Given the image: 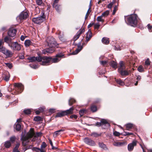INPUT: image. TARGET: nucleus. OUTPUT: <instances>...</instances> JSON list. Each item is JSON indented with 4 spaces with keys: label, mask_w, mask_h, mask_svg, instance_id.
<instances>
[{
    "label": "nucleus",
    "mask_w": 152,
    "mask_h": 152,
    "mask_svg": "<svg viewBox=\"0 0 152 152\" xmlns=\"http://www.w3.org/2000/svg\"><path fill=\"white\" fill-rule=\"evenodd\" d=\"M102 125H105L107 127H109L110 124L107 122L106 120L104 119H102L101 120Z\"/></svg>",
    "instance_id": "21"
},
{
    "label": "nucleus",
    "mask_w": 152,
    "mask_h": 152,
    "mask_svg": "<svg viewBox=\"0 0 152 152\" xmlns=\"http://www.w3.org/2000/svg\"><path fill=\"white\" fill-rule=\"evenodd\" d=\"M113 144L116 146H122L124 144V143L121 142H115L113 143Z\"/></svg>",
    "instance_id": "27"
},
{
    "label": "nucleus",
    "mask_w": 152,
    "mask_h": 152,
    "mask_svg": "<svg viewBox=\"0 0 152 152\" xmlns=\"http://www.w3.org/2000/svg\"><path fill=\"white\" fill-rule=\"evenodd\" d=\"M60 5L57 4L55 5V7H55L56 10L57 12H59L60 10Z\"/></svg>",
    "instance_id": "39"
},
{
    "label": "nucleus",
    "mask_w": 152,
    "mask_h": 152,
    "mask_svg": "<svg viewBox=\"0 0 152 152\" xmlns=\"http://www.w3.org/2000/svg\"><path fill=\"white\" fill-rule=\"evenodd\" d=\"M113 134L116 136H118L120 135V134L119 132L115 131L113 133Z\"/></svg>",
    "instance_id": "51"
},
{
    "label": "nucleus",
    "mask_w": 152,
    "mask_h": 152,
    "mask_svg": "<svg viewBox=\"0 0 152 152\" xmlns=\"http://www.w3.org/2000/svg\"><path fill=\"white\" fill-rule=\"evenodd\" d=\"M92 36V34L90 31H88L87 33L86 37V40L87 41H89Z\"/></svg>",
    "instance_id": "18"
},
{
    "label": "nucleus",
    "mask_w": 152,
    "mask_h": 152,
    "mask_svg": "<svg viewBox=\"0 0 152 152\" xmlns=\"http://www.w3.org/2000/svg\"><path fill=\"white\" fill-rule=\"evenodd\" d=\"M99 146L102 148H103L104 149H105L106 148V145L105 144H104V143L102 142H99Z\"/></svg>",
    "instance_id": "35"
},
{
    "label": "nucleus",
    "mask_w": 152,
    "mask_h": 152,
    "mask_svg": "<svg viewBox=\"0 0 152 152\" xmlns=\"http://www.w3.org/2000/svg\"><path fill=\"white\" fill-rule=\"evenodd\" d=\"M99 134L96 133H93L91 134V136L94 137H97L99 136Z\"/></svg>",
    "instance_id": "46"
},
{
    "label": "nucleus",
    "mask_w": 152,
    "mask_h": 152,
    "mask_svg": "<svg viewBox=\"0 0 152 152\" xmlns=\"http://www.w3.org/2000/svg\"><path fill=\"white\" fill-rule=\"evenodd\" d=\"M102 42L105 44H108L109 42V39L105 37H104L102 38Z\"/></svg>",
    "instance_id": "26"
},
{
    "label": "nucleus",
    "mask_w": 152,
    "mask_h": 152,
    "mask_svg": "<svg viewBox=\"0 0 152 152\" xmlns=\"http://www.w3.org/2000/svg\"><path fill=\"white\" fill-rule=\"evenodd\" d=\"M34 121H42V118L39 116H35L34 118Z\"/></svg>",
    "instance_id": "33"
},
{
    "label": "nucleus",
    "mask_w": 152,
    "mask_h": 152,
    "mask_svg": "<svg viewBox=\"0 0 152 152\" xmlns=\"http://www.w3.org/2000/svg\"><path fill=\"white\" fill-rule=\"evenodd\" d=\"M31 42L30 40H26L24 43L25 46L26 47L29 46L31 44Z\"/></svg>",
    "instance_id": "34"
},
{
    "label": "nucleus",
    "mask_w": 152,
    "mask_h": 152,
    "mask_svg": "<svg viewBox=\"0 0 152 152\" xmlns=\"http://www.w3.org/2000/svg\"><path fill=\"white\" fill-rule=\"evenodd\" d=\"M33 151H35L36 152H45V150L43 149H40L39 148L34 147L32 148Z\"/></svg>",
    "instance_id": "22"
},
{
    "label": "nucleus",
    "mask_w": 152,
    "mask_h": 152,
    "mask_svg": "<svg viewBox=\"0 0 152 152\" xmlns=\"http://www.w3.org/2000/svg\"><path fill=\"white\" fill-rule=\"evenodd\" d=\"M42 133L41 132H37L36 133L35 137H39L41 135Z\"/></svg>",
    "instance_id": "60"
},
{
    "label": "nucleus",
    "mask_w": 152,
    "mask_h": 152,
    "mask_svg": "<svg viewBox=\"0 0 152 152\" xmlns=\"http://www.w3.org/2000/svg\"><path fill=\"white\" fill-rule=\"evenodd\" d=\"M126 130H129L132 128L133 126V125L132 124L129 123L126 124Z\"/></svg>",
    "instance_id": "31"
},
{
    "label": "nucleus",
    "mask_w": 152,
    "mask_h": 152,
    "mask_svg": "<svg viewBox=\"0 0 152 152\" xmlns=\"http://www.w3.org/2000/svg\"><path fill=\"white\" fill-rule=\"evenodd\" d=\"M55 48L50 47L47 48H46L44 50L43 53L44 54H46L47 53H50L53 52L55 50Z\"/></svg>",
    "instance_id": "15"
},
{
    "label": "nucleus",
    "mask_w": 152,
    "mask_h": 152,
    "mask_svg": "<svg viewBox=\"0 0 152 152\" xmlns=\"http://www.w3.org/2000/svg\"><path fill=\"white\" fill-rule=\"evenodd\" d=\"M91 110L93 112H96V107L95 106L92 105L91 107Z\"/></svg>",
    "instance_id": "43"
},
{
    "label": "nucleus",
    "mask_w": 152,
    "mask_h": 152,
    "mask_svg": "<svg viewBox=\"0 0 152 152\" xmlns=\"http://www.w3.org/2000/svg\"><path fill=\"white\" fill-rule=\"evenodd\" d=\"M31 110L29 109H27L24 110V113L26 114H30L31 113Z\"/></svg>",
    "instance_id": "41"
},
{
    "label": "nucleus",
    "mask_w": 152,
    "mask_h": 152,
    "mask_svg": "<svg viewBox=\"0 0 152 152\" xmlns=\"http://www.w3.org/2000/svg\"><path fill=\"white\" fill-rule=\"evenodd\" d=\"M4 43V42L3 41V40L2 39H0V47H1V45H3Z\"/></svg>",
    "instance_id": "57"
},
{
    "label": "nucleus",
    "mask_w": 152,
    "mask_h": 152,
    "mask_svg": "<svg viewBox=\"0 0 152 152\" xmlns=\"http://www.w3.org/2000/svg\"><path fill=\"white\" fill-rule=\"evenodd\" d=\"M86 113V111L85 109L80 110L79 112V114L81 116H83L84 114Z\"/></svg>",
    "instance_id": "32"
},
{
    "label": "nucleus",
    "mask_w": 152,
    "mask_h": 152,
    "mask_svg": "<svg viewBox=\"0 0 152 152\" xmlns=\"http://www.w3.org/2000/svg\"><path fill=\"white\" fill-rule=\"evenodd\" d=\"M29 60V62H33L37 61L38 62H42V64L43 65H46L48 63L50 60V58L46 56L42 57L39 56L38 57L34 56L29 57L28 58Z\"/></svg>",
    "instance_id": "1"
},
{
    "label": "nucleus",
    "mask_w": 152,
    "mask_h": 152,
    "mask_svg": "<svg viewBox=\"0 0 152 152\" xmlns=\"http://www.w3.org/2000/svg\"><path fill=\"white\" fill-rule=\"evenodd\" d=\"M83 47L82 46L78 45V46L77 48L73 53H72V54L75 55L78 53L82 49Z\"/></svg>",
    "instance_id": "19"
},
{
    "label": "nucleus",
    "mask_w": 152,
    "mask_h": 152,
    "mask_svg": "<svg viewBox=\"0 0 152 152\" xmlns=\"http://www.w3.org/2000/svg\"><path fill=\"white\" fill-rule=\"evenodd\" d=\"M21 127V126L20 124H16L15 128L18 131H19Z\"/></svg>",
    "instance_id": "37"
},
{
    "label": "nucleus",
    "mask_w": 152,
    "mask_h": 152,
    "mask_svg": "<svg viewBox=\"0 0 152 152\" xmlns=\"http://www.w3.org/2000/svg\"><path fill=\"white\" fill-rule=\"evenodd\" d=\"M137 142V141L134 140L132 143L128 145V149L129 151H131L133 150L134 147L136 145Z\"/></svg>",
    "instance_id": "13"
},
{
    "label": "nucleus",
    "mask_w": 152,
    "mask_h": 152,
    "mask_svg": "<svg viewBox=\"0 0 152 152\" xmlns=\"http://www.w3.org/2000/svg\"><path fill=\"white\" fill-rule=\"evenodd\" d=\"M34 135V133L32 129H30V132H29L26 136L23 137L21 138L23 145L25 146L29 142L28 139L32 138Z\"/></svg>",
    "instance_id": "3"
},
{
    "label": "nucleus",
    "mask_w": 152,
    "mask_h": 152,
    "mask_svg": "<svg viewBox=\"0 0 152 152\" xmlns=\"http://www.w3.org/2000/svg\"><path fill=\"white\" fill-rule=\"evenodd\" d=\"M65 115H66L65 112H64V111H63L61 112L57 113L56 117H61Z\"/></svg>",
    "instance_id": "24"
},
{
    "label": "nucleus",
    "mask_w": 152,
    "mask_h": 152,
    "mask_svg": "<svg viewBox=\"0 0 152 152\" xmlns=\"http://www.w3.org/2000/svg\"><path fill=\"white\" fill-rule=\"evenodd\" d=\"M83 141L86 144L94 146L96 145L95 142L93 140L89 138H85L84 139Z\"/></svg>",
    "instance_id": "12"
},
{
    "label": "nucleus",
    "mask_w": 152,
    "mask_h": 152,
    "mask_svg": "<svg viewBox=\"0 0 152 152\" xmlns=\"http://www.w3.org/2000/svg\"><path fill=\"white\" fill-rule=\"evenodd\" d=\"M0 52L3 53L7 58L10 57L12 56V53L11 51L7 49L3 46L0 47Z\"/></svg>",
    "instance_id": "7"
},
{
    "label": "nucleus",
    "mask_w": 152,
    "mask_h": 152,
    "mask_svg": "<svg viewBox=\"0 0 152 152\" xmlns=\"http://www.w3.org/2000/svg\"><path fill=\"white\" fill-rule=\"evenodd\" d=\"M109 11L108 10H107V11H105V12H103L102 14V15H101L103 17V16L105 17V16H107L109 15Z\"/></svg>",
    "instance_id": "38"
},
{
    "label": "nucleus",
    "mask_w": 152,
    "mask_h": 152,
    "mask_svg": "<svg viewBox=\"0 0 152 152\" xmlns=\"http://www.w3.org/2000/svg\"><path fill=\"white\" fill-rule=\"evenodd\" d=\"M59 0H55L54 1V3L53 4V7H55V5H56V4L57 3Z\"/></svg>",
    "instance_id": "59"
},
{
    "label": "nucleus",
    "mask_w": 152,
    "mask_h": 152,
    "mask_svg": "<svg viewBox=\"0 0 152 152\" xmlns=\"http://www.w3.org/2000/svg\"><path fill=\"white\" fill-rule=\"evenodd\" d=\"M16 30L14 29H10L8 32V35L11 37H14L16 35Z\"/></svg>",
    "instance_id": "16"
},
{
    "label": "nucleus",
    "mask_w": 152,
    "mask_h": 152,
    "mask_svg": "<svg viewBox=\"0 0 152 152\" xmlns=\"http://www.w3.org/2000/svg\"><path fill=\"white\" fill-rule=\"evenodd\" d=\"M47 146V145L44 142H43L41 145V146L40 148V149H43L45 148V147Z\"/></svg>",
    "instance_id": "45"
},
{
    "label": "nucleus",
    "mask_w": 152,
    "mask_h": 152,
    "mask_svg": "<svg viewBox=\"0 0 152 152\" xmlns=\"http://www.w3.org/2000/svg\"><path fill=\"white\" fill-rule=\"evenodd\" d=\"M91 8H90V7H89V8H88V9L87 12L86 14V15H89V14H90L91 11V10H90V9H91Z\"/></svg>",
    "instance_id": "61"
},
{
    "label": "nucleus",
    "mask_w": 152,
    "mask_h": 152,
    "mask_svg": "<svg viewBox=\"0 0 152 152\" xmlns=\"http://www.w3.org/2000/svg\"><path fill=\"white\" fill-rule=\"evenodd\" d=\"M30 66L31 68L34 69H36L38 68V66L36 65H30Z\"/></svg>",
    "instance_id": "53"
},
{
    "label": "nucleus",
    "mask_w": 152,
    "mask_h": 152,
    "mask_svg": "<svg viewBox=\"0 0 152 152\" xmlns=\"http://www.w3.org/2000/svg\"><path fill=\"white\" fill-rule=\"evenodd\" d=\"M117 10V7L116 6H115V7L114 8V9L113 11V14L114 15L115 12Z\"/></svg>",
    "instance_id": "58"
},
{
    "label": "nucleus",
    "mask_w": 152,
    "mask_h": 152,
    "mask_svg": "<svg viewBox=\"0 0 152 152\" xmlns=\"http://www.w3.org/2000/svg\"><path fill=\"white\" fill-rule=\"evenodd\" d=\"M137 16L136 14L132 15L125 18L129 24L132 26H136L137 23Z\"/></svg>",
    "instance_id": "2"
},
{
    "label": "nucleus",
    "mask_w": 152,
    "mask_h": 152,
    "mask_svg": "<svg viewBox=\"0 0 152 152\" xmlns=\"http://www.w3.org/2000/svg\"><path fill=\"white\" fill-rule=\"evenodd\" d=\"M36 1L37 4L39 5H41L42 3V0H36Z\"/></svg>",
    "instance_id": "47"
},
{
    "label": "nucleus",
    "mask_w": 152,
    "mask_h": 152,
    "mask_svg": "<svg viewBox=\"0 0 152 152\" xmlns=\"http://www.w3.org/2000/svg\"><path fill=\"white\" fill-rule=\"evenodd\" d=\"M110 64L114 69H116L117 67V63L114 61H111Z\"/></svg>",
    "instance_id": "20"
},
{
    "label": "nucleus",
    "mask_w": 152,
    "mask_h": 152,
    "mask_svg": "<svg viewBox=\"0 0 152 152\" xmlns=\"http://www.w3.org/2000/svg\"><path fill=\"white\" fill-rule=\"evenodd\" d=\"M20 145V144L19 143H17L16 145V146L14 148H15V149H18V148Z\"/></svg>",
    "instance_id": "62"
},
{
    "label": "nucleus",
    "mask_w": 152,
    "mask_h": 152,
    "mask_svg": "<svg viewBox=\"0 0 152 152\" xmlns=\"http://www.w3.org/2000/svg\"><path fill=\"white\" fill-rule=\"evenodd\" d=\"M94 25L95 29H98L99 28L100 26V24H99L98 23L95 24L94 23Z\"/></svg>",
    "instance_id": "48"
},
{
    "label": "nucleus",
    "mask_w": 152,
    "mask_h": 152,
    "mask_svg": "<svg viewBox=\"0 0 152 152\" xmlns=\"http://www.w3.org/2000/svg\"><path fill=\"white\" fill-rule=\"evenodd\" d=\"M46 42L48 46L50 47L55 48L56 46V42L53 37H48L47 39Z\"/></svg>",
    "instance_id": "5"
},
{
    "label": "nucleus",
    "mask_w": 152,
    "mask_h": 152,
    "mask_svg": "<svg viewBox=\"0 0 152 152\" xmlns=\"http://www.w3.org/2000/svg\"><path fill=\"white\" fill-rule=\"evenodd\" d=\"M11 144L10 142L9 141H7L4 142V146L7 148H9L11 145Z\"/></svg>",
    "instance_id": "28"
},
{
    "label": "nucleus",
    "mask_w": 152,
    "mask_h": 152,
    "mask_svg": "<svg viewBox=\"0 0 152 152\" xmlns=\"http://www.w3.org/2000/svg\"><path fill=\"white\" fill-rule=\"evenodd\" d=\"M15 90L16 91V94L20 93L23 89V86L20 83H15L14 84Z\"/></svg>",
    "instance_id": "8"
},
{
    "label": "nucleus",
    "mask_w": 152,
    "mask_h": 152,
    "mask_svg": "<svg viewBox=\"0 0 152 152\" xmlns=\"http://www.w3.org/2000/svg\"><path fill=\"white\" fill-rule=\"evenodd\" d=\"M103 16L101 15L100 16H99L97 17V21L99 22H104V20L102 19V17Z\"/></svg>",
    "instance_id": "40"
},
{
    "label": "nucleus",
    "mask_w": 152,
    "mask_h": 152,
    "mask_svg": "<svg viewBox=\"0 0 152 152\" xmlns=\"http://www.w3.org/2000/svg\"><path fill=\"white\" fill-rule=\"evenodd\" d=\"M124 132L125 133V134H124V135L125 136L133 134L132 133H129V132Z\"/></svg>",
    "instance_id": "54"
},
{
    "label": "nucleus",
    "mask_w": 152,
    "mask_h": 152,
    "mask_svg": "<svg viewBox=\"0 0 152 152\" xmlns=\"http://www.w3.org/2000/svg\"><path fill=\"white\" fill-rule=\"evenodd\" d=\"M13 152H20V151L18 149H15L14 148L13 149Z\"/></svg>",
    "instance_id": "64"
},
{
    "label": "nucleus",
    "mask_w": 152,
    "mask_h": 152,
    "mask_svg": "<svg viewBox=\"0 0 152 152\" xmlns=\"http://www.w3.org/2000/svg\"><path fill=\"white\" fill-rule=\"evenodd\" d=\"M119 67L118 69V72L122 76L128 75L130 72L129 71L125 70V66L123 61L119 63Z\"/></svg>",
    "instance_id": "4"
},
{
    "label": "nucleus",
    "mask_w": 152,
    "mask_h": 152,
    "mask_svg": "<svg viewBox=\"0 0 152 152\" xmlns=\"http://www.w3.org/2000/svg\"><path fill=\"white\" fill-rule=\"evenodd\" d=\"M147 27L150 32H151L152 31V30H151V29H152V26L150 24H148L147 25Z\"/></svg>",
    "instance_id": "49"
},
{
    "label": "nucleus",
    "mask_w": 152,
    "mask_h": 152,
    "mask_svg": "<svg viewBox=\"0 0 152 152\" xmlns=\"http://www.w3.org/2000/svg\"><path fill=\"white\" fill-rule=\"evenodd\" d=\"M10 75L9 73L7 72H6L4 73V79L6 81H8L10 77Z\"/></svg>",
    "instance_id": "17"
},
{
    "label": "nucleus",
    "mask_w": 152,
    "mask_h": 152,
    "mask_svg": "<svg viewBox=\"0 0 152 152\" xmlns=\"http://www.w3.org/2000/svg\"><path fill=\"white\" fill-rule=\"evenodd\" d=\"M102 125V124L101 122H97L96 123V125L98 126H100Z\"/></svg>",
    "instance_id": "63"
},
{
    "label": "nucleus",
    "mask_w": 152,
    "mask_h": 152,
    "mask_svg": "<svg viewBox=\"0 0 152 152\" xmlns=\"http://www.w3.org/2000/svg\"><path fill=\"white\" fill-rule=\"evenodd\" d=\"M64 56V55L61 53H60L57 54L56 55V57L54 58H50V60L49 62L46 65H48L49 64L51 60H52V61L53 63H56L59 61L61 59V58Z\"/></svg>",
    "instance_id": "10"
},
{
    "label": "nucleus",
    "mask_w": 152,
    "mask_h": 152,
    "mask_svg": "<svg viewBox=\"0 0 152 152\" xmlns=\"http://www.w3.org/2000/svg\"><path fill=\"white\" fill-rule=\"evenodd\" d=\"M45 20V17L42 15L32 19V21L35 23L39 24Z\"/></svg>",
    "instance_id": "11"
},
{
    "label": "nucleus",
    "mask_w": 152,
    "mask_h": 152,
    "mask_svg": "<svg viewBox=\"0 0 152 152\" xmlns=\"http://www.w3.org/2000/svg\"><path fill=\"white\" fill-rule=\"evenodd\" d=\"M77 117V115H73L70 116V118H74L75 119H76Z\"/></svg>",
    "instance_id": "56"
},
{
    "label": "nucleus",
    "mask_w": 152,
    "mask_h": 152,
    "mask_svg": "<svg viewBox=\"0 0 152 152\" xmlns=\"http://www.w3.org/2000/svg\"><path fill=\"white\" fill-rule=\"evenodd\" d=\"M5 64L6 66L8 67L9 68L11 69L12 67V64L10 63H5Z\"/></svg>",
    "instance_id": "50"
},
{
    "label": "nucleus",
    "mask_w": 152,
    "mask_h": 152,
    "mask_svg": "<svg viewBox=\"0 0 152 152\" xmlns=\"http://www.w3.org/2000/svg\"><path fill=\"white\" fill-rule=\"evenodd\" d=\"M14 51H19L21 48L20 45L17 42H13L9 46Z\"/></svg>",
    "instance_id": "9"
},
{
    "label": "nucleus",
    "mask_w": 152,
    "mask_h": 152,
    "mask_svg": "<svg viewBox=\"0 0 152 152\" xmlns=\"http://www.w3.org/2000/svg\"><path fill=\"white\" fill-rule=\"evenodd\" d=\"M137 70L139 72H142L143 71L144 69L142 66H140L138 68Z\"/></svg>",
    "instance_id": "42"
},
{
    "label": "nucleus",
    "mask_w": 152,
    "mask_h": 152,
    "mask_svg": "<svg viewBox=\"0 0 152 152\" xmlns=\"http://www.w3.org/2000/svg\"><path fill=\"white\" fill-rule=\"evenodd\" d=\"M145 64L147 65H149L150 64V61L149 59H147L145 61Z\"/></svg>",
    "instance_id": "52"
},
{
    "label": "nucleus",
    "mask_w": 152,
    "mask_h": 152,
    "mask_svg": "<svg viewBox=\"0 0 152 152\" xmlns=\"http://www.w3.org/2000/svg\"><path fill=\"white\" fill-rule=\"evenodd\" d=\"M15 136H12L10 137V140L11 142H13L15 141Z\"/></svg>",
    "instance_id": "44"
},
{
    "label": "nucleus",
    "mask_w": 152,
    "mask_h": 152,
    "mask_svg": "<svg viewBox=\"0 0 152 152\" xmlns=\"http://www.w3.org/2000/svg\"><path fill=\"white\" fill-rule=\"evenodd\" d=\"M115 81L117 83L121 86H123L124 84V83L120 79L115 80Z\"/></svg>",
    "instance_id": "30"
},
{
    "label": "nucleus",
    "mask_w": 152,
    "mask_h": 152,
    "mask_svg": "<svg viewBox=\"0 0 152 152\" xmlns=\"http://www.w3.org/2000/svg\"><path fill=\"white\" fill-rule=\"evenodd\" d=\"M64 131L63 129H61L57 131H56L54 132L53 134V137H56L57 136L60 134L61 132H63Z\"/></svg>",
    "instance_id": "25"
},
{
    "label": "nucleus",
    "mask_w": 152,
    "mask_h": 152,
    "mask_svg": "<svg viewBox=\"0 0 152 152\" xmlns=\"http://www.w3.org/2000/svg\"><path fill=\"white\" fill-rule=\"evenodd\" d=\"M75 100L72 99H71L69 101V104L70 106L72 105L74 103H75Z\"/></svg>",
    "instance_id": "36"
},
{
    "label": "nucleus",
    "mask_w": 152,
    "mask_h": 152,
    "mask_svg": "<svg viewBox=\"0 0 152 152\" xmlns=\"http://www.w3.org/2000/svg\"><path fill=\"white\" fill-rule=\"evenodd\" d=\"M28 15V13L26 12L23 11L16 18V19L18 22H20L26 19Z\"/></svg>",
    "instance_id": "6"
},
{
    "label": "nucleus",
    "mask_w": 152,
    "mask_h": 152,
    "mask_svg": "<svg viewBox=\"0 0 152 152\" xmlns=\"http://www.w3.org/2000/svg\"><path fill=\"white\" fill-rule=\"evenodd\" d=\"M74 108L73 107L70 108L69 109L64 111L65 112L66 115L67 114H72L73 113Z\"/></svg>",
    "instance_id": "23"
},
{
    "label": "nucleus",
    "mask_w": 152,
    "mask_h": 152,
    "mask_svg": "<svg viewBox=\"0 0 152 152\" xmlns=\"http://www.w3.org/2000/svg\"><path fill=\"white\" fill-rule=\"evenodd\" d=\"M9 36H6L4 39V42L7 43L9 46L13 42H12V39Z\"/></svg>",
    "instance_id": "14"
},
{
    "label": "nucleus",
    "mask_w": 152,
    "mask_h": 152,
    "mask_svg": "<svg viewBox=\"0 0 152 152\" xmlns=\"http://www.w3.org/2000/svg\"><path fill=\"white\" fill-rule=\"evenodd\" d=\"M100 63L101 64L104 65L107 64V61H100Z\"/></svg>",
    "instance_id": "55"
},
{
    "label": "nucleus",
    "mask_w": 152,
    "mask_h": 152,
    "mask_svg": "<svg viewBox=\"0 0 152 152\" xmlns=\"http://www.w3.org/2000/svg\"><path fill=\"white\" fill-rule=\"evenodd\" d=\"M81 34V32L80 31H78L76 35L73 38L74 41L77 40Z\"/></svg>",
    "instance_id": "29"
}]
</instances>
